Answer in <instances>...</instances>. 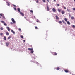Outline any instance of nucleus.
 I'll use <instances>...</instances> for the list:
<instances>
[{
	"instance_id": "obj_1",
	"label": "nucleus",
	"mask_w": 75,
	"mask_h": 75,
	"mask_svg": "<svg viewBox=\"0 0 75 75\" xmlns=\"http://www.w3.org/2000/svg\"><path fill=\"white\" fill-rule=\"evenodd\" d=\"M11 20L13 23H14V24H15V23H16V21H15V20H14V18H12Z\"/></svg>"
},
{
	"instance_id": "obj_2",
	"label": "nucleus",
	"mask_w": 75,
	"mask_h": 75,
	"mask_svg": "<svg viewBox=\"0 0 75 75\" xmlns=\"http://www.w3.org/2000/svg\"><path fill=\"white\" fill-rule=\"evenodd\" d=\"M55 17H56V20H59V17H58V16L56 15L55 16Z\"/></svg>"
},
{
	"instance_id": "obj_3",
	"label": "nucleus",
	"mask_w": 75,
	"mask_h": 75,
	"mask_svg": "<svg viewBox=\"0 0 75 75\" xmlns=\"http://www.w3.org/2000/svg\"><path fill=\"white\" fill-rule=\"evenodd\" d=\"M20 14L22 16H24V14L23 13L20 12Z\"/></svg>"
},
{
	"instance_id": "obj_4",
	"label": "nucleus",
	"mask_w": 75,
	"mask_h": 75,
	"mask_svg": "<svg viewBox=\"0 0 75 75\" xmlns=\"http://www.w3.org/2000/svg\"><path fill=\"white\" fill-rule=\"evenodd\" d=\"M6 28L8 30V31H10V28L8 27H7Z\"/></svg>"
},
{
	"instance_id": "obj_5",
	"label": "nucleus",
	"mask_w": 75,
	"mask_h": 75,
	"mask_svg": "<svg viewBox=\"0 0 75 75\" xmlns=\"http://www.w3.org/2000/svg\"><path fill=\"white\" fill-rule=\"evenodd\" d=\"M52 11L53 12H56V11H57L56 9L54 8L52 9Z\"/></svg>"
},
{
	"instance_id": "obj_6",
	"label": "nucleus",
	"mask_w": 75,
	"mask_h": 75,
	"mask_svg": "<svg viewBox=\"0 0 75 75\" xmlns=\"http://www.w3.org/2000/svg\"><path fill=\"white\" fill-rule=\"evenodd\" d=\"M28 50H29V51H33V48H28Z\"/></svg>"
},
{
	"instance_id": "obj_7",
	"label": "nucleus",
	"mask_w": 75,
	"mask_h": 75,
	"mask_svg": "<svg viewBox=\"0 0 75 75\" xmlns=\"http://www.w3.org/2000/svg\"><path fill=\"white\" fill-rule=\"evenodd\" d=\"M64 72L66 73H67L69 72V70H64Z\"/></svg>"
},
{
	"instance_id": "obj_8",
	"label": "nucleus",
	"mask_w": 75,
	"mask_h": 75,
	"mask_svg": "<svg viewBox=\"0 0 75 75\" xmlns=\"http://www.w3.org/2000/svg\"><path fill=\"white\" fill-rule=\"evenodd\" d=\"M53 55H57V53H56V52H55L53 53Z\"/></svg>"
},
{
	"instance_id": "obj_9",
	"label": "nucleus",
	"mask_w": 75,
	"mask_h": 75,
	"mask_svg": "<svg viewBox=\"0 0 75 75\" xmlns=\"http://www.w3.org/2000/svg\"><path fill=\"white\" fill-rule=\"evenodd\" d=\"M62 14H65V11H62Z\"/></svg>"
},
{
	"instance_id": "obj_10",
	"label": "nucleus",
	"mask_w": 75,
	"mask_h": 75,
	"mask_svg": "<svg viewBox=\"0 0 75 75\" xmlns=\"http://www.w3.org/2000/svg\"><path fill=\"white\" fill-rule=\"evenodd\" d=\"M47 10L48 11H49V10H50V8H49V7L48 6H47Z\"/></svg>"
},
{
	"instance_id": "obj_11",
	"label": "nucleus",
	"mask_w": 75,
	"mask_h": 75,
	"mask_svg": "<svg viewBox=\"0 0 75 75\" xmlns=\"http://www.w3.org/2000/svg\"><path fill=\"white\" fill-rule=\"evenodd\" d=\"M9 45V43H7L6 44V45L7 46V47H8V45Z\"/></svg>"
},
{
	"instance_id": "obj_12",
	"label": "nucleus",
	"mask_w": 75,
	"mask_h": 75,
	"mask_svg": "<svg viewBox=\"0 0 75 75\" xmlns=\"http://www.w3.org/2000/svg\"><path fill=\"white\" fill-rule=\"evenodd\" d=\"M57 10L59 12H61V9H58Z\"/></svg>"
},
{
	"instance_id": "obj_13",
	"label": "nucleus",
	"mask_w": 75,
	"mask_h": 75,
	"mask_svg": "<svg viewBox=\"0 0 75 75\" xmlns=\"http://www.w3.org/2000/svg\"><path fill=\"white\" fill-rule=\"evenodd\" d=\"M4 40H6L7 38H6V36H4Z\"/></svg>"
},
{
	"instance_id": "obj_14",
	"label": "nucleus",
	"mask_w": 75,
	"mask_h": 75,
	"mask_svg": "<svg viewBox=\"0 0 75 75\" xmlns=\"http://www.w3.org/2000/svg\"><path fill=\"white\" fill-rule=\"evenodd\" d=\"M62 22L64 23V24H66V23L65 22V21L64 20H62Z\"/></svg>"
},
{
	"instance_id": "obj_15",
	"label": "nucleus",
	"mask_w": 75,
	"mask_h": 75,
	"mask_svg": "<svg viewBox=\"0 0 75 75\" xmlns=\"http://www.w3.org/2000/svg\"><path fill=\"white\" fill-rule=\"evenodd\" d=\"M59 23L60 24H62V21H59Z\"/></svg>"
},
{
	"instance_id": "obj_16",
	"label": "nucleus",
	"mask_w": 75,
	"mask_h": 75,
	"mask_svg": "<svg viewBox=\"0 0 75 75\" xmlns=\"http://www.w3.org/2000/svg\"><path fill=\"white\" fill-rule=\"evenodd\" d=\"M11 31L12 33H13V34H15V32H14L13 30H11Z\"/></svg>"
},
{
	"instance_id": "obj_17",
	"label": "nucleus",
	"mask_w": 75,
	"mask_h": 75,
	"mask_svg": "<svg viewBox=\"0 0 75 75\" xmlns=\"http://www.w3.org/2000/svg\"><path fill=\"white\" fill-rule=\"evenodd\" d=\"M57 70H59V69H60V68H59V67H57V68H56V69H57Z\"/></svg>"
},
{
	"instance_id": "obj_18",
	"label": "nucleus",
	"mask_w": 75,
	"mask_h": 75,
	"mask_svg": "<svg viewBox=\"0 0 75 75\" xmlns=\"http://www.w3.org/2000/svg\"><path fill=\"white\" fill-rule=\"evenodd\" d=\"M67 23L69 25H70V22H69V21H67Z\"/></svg>"
},
{
	"instance_id": "obj_19",
	"label": "nucleus",
	"mask_w": 75,
	"mask_h": 75,
	"mask_svg": "<svg viewBox=\"0 0 75 75\" xmlns=\"http://www.w3.org/2000/svg\"><path fill=\"white\" fill-rule=\"evenodd\" d=\"M18 11L20 13V9L19 8H18Z\"/></svg>"
},
{
	"instance_id": "obj_20",
	"label": "nucleus",
	"mask_w": 75,
	"mask_h": 75,
	"mask_svg": "<svg viewBox=\"0 0 75 75\" xmlns=\"http://www.w3.org/2000/svg\"><path fill=\"white\" fill-rule=\"evenodd\" d=\"M6 34L7 35H9V33L8 32H7L6 33Z\"/></svg>"
},
{
	"instance_id": "obj_21",
	"label": "nucleus",
	"mask_w": 75,
	"mask_h": 75,
	"mask_svg": "<svg viewBox=\"0 0 75 75\" xmlns=\"http://www.w3.org/2000/svg\"><path fill=\"white\" fill-rule=\"evenodd\" d=\"M1 22L2 23H5V22L3 21H1Z\"/></svg>"
},
{
	"instance_id": "obj_22",
	"label": "nucleus",
	"mask_w": 75,
	"mask_h": 75,
	"mask_svg": "<svg viewBox=\"0 0 75 75\" xmlns=\"http://www.w3.org/2000/svg\"><path fill=\"white\" fill-rule=\"evenodd\" d=\"M7 3L8 4V6H10V4L8 2H7Z\"/></svg>"
},
{
	"instance_id": "obj_23",
	"label": "nucleus",
	"mask_w": 75,
	"mask_h": 75,
	"mask_svg": "<svg viewBox=\"0 0 75 75\" xmlns=\"http://www.w3.org/2000/svg\"><path fill=\"white\" fill-rule=\"evenodd\" d=\"M0 30H3V27H1L0 28Z\"/></svg>"
},
{
	"instance_id": "obj_24",
	"label": "nucleus",
	"mask_w": 75,
	"mask_h": 75,
	"mask_svg": "<svg viewBox=\"0 0 75 75\" xmlns=\"http://www.w3.org/2000/svg\"><path fill=\"white\" fill-rule=\"evenodd\" d=\"M4 25H5V26H7V25L5 23H4Z\"/></svg>"
},
{
	"instance_id": "obj_25",
	"label": "nucleus",
	"mask_w": 75,
	"mask_h": 75,
	"mask_svg": "<svg viewBox=\"0 0 75 75\" xmlns=\"http://www.w3.org/2000/svg\"><path fill=\"white\" fill-rule=\"evenodd\" d=\"M32 51H31V52H30V53L31 54H33V52H34V51L33 50H31Z\"/></svg>"
},
{
	"instance_id": "obj_26",
	"label": "nucleus",
	"mask_w": 75,
	"mask_h": 75,
	"mask_svg": "<svg viewBox=\"0 0 75 75\" xmlns=\"http://www.w3.org/2000/svg\"><path fill=\"white\" fill-rule=\"evenodd\" d=\"M0 16H1V17H3V16H4V14H0Z\"/></svg>"
},
{
	"instance_id": "obj_27",
	"label": "nucleus",
	"mask_w": 75,
	"mask_h": 75,
	"mask_svg": "<svg viewBox=\"0 0 75 75\" xmlns=\"http://www.w3.org/2000/svg\"><path fill=\"white\" fill-rule=\"evenodd\" d=\"M71 18L72 20H74V17H73V16H72L71 17Z\"/></svg>"
},
{
	"instance_id": "obj_28",
	"label": "nucleus",
	"mask_w": 75,
	"mask_h": 75,
	"mask_svg": "<svg viewBox=\"0 0 75 75\" xmlns=\"http://www.w3.org/2000/svg\"><path fill=\"white\" fill-rule=\"evenodd\" d=\"M64 20L65 21H66V22H67V18H64Z\"/></svg>"
},
{
	"instance_id": "obj_29",
	"label": "nucleus",
	"mask_w": 75,
	"mask_h": 75,
	"mask_svg": "<svg viewBox=\"0 0 75 75\" xmlns=\"http://www.w3.org/2000/svg\"><path fill=\"white\" fill-rule=\"evenodd\" d=\"M42 1L44 3H45V1H46L45 0H42Z\"/></svg>"
},
{
	"instance_id": "obj_30",
	"label": "nucleus",
	"mask_w": 75,
	"mask_h": 75,
	"mask_svg": "<svg viewBox=\"0 0 75 75\" xmlns=\"http://www.w3.org/2000/svg\"><path fill=\"white\" fill-rule=\"evenodd\" d=\"M36 64L38 65H38H40V64L38 63V62H36Z\"/></svg>"
},
{
	"instance_id": "obj_31",
	"label": "nucleus",
	"mask_w": 75,
	"mask_h": 75,
	"mask_svg": "<svg viewBox=\"0 0 75 75\" xmlns=\"http://www.w3.org/2000/svg\"><path fill=\"white\" fill-rule=\"evenodd\" d=\"M38 28L37 27V26L35 27V29H38Z\"/></svg>"
},
{
	"instance_id": "obj_32",
	"label": "nucleus",
	"mask_w": 75,
	"mask_h": 75,
	"mask_svg": "<svg viewBox=\"0 0 75 75\" xmlns=\"http://www.w3.org/2000/svg\"><path fill=\"white\" fill-rule=\"evenodd\" d=\"M21 37L22 38H24V37H23V36L21 35Z\"/></svg>"
},
{
	"instance_id": "obj_33",
	"label": "nucleus",
	"mask_w": 75,
	"mask_h": 75,
	"mask_svg": "<svg viewBox=\"0 0 75 75\" xmlns=\"http://www.w3.org/2000/svg\"><path fill=\"white\" fill-rule=\"evenodd\" d=\"M30 12H31V13H33V11L31 10H30Z\"/></svg>"
},
{
	"instance_id": "obj_34",
	"label": "nucleus",
	"mask_w": 75,
	"mask_h": 75,
	"mask_svg": "<svg viewBox=\"0 0 75 75\" xmlns=\"http://www.w3.org/2000/svg\"><path fill=\"white\" fill-rule=\"evenodd\" d=\"M72 27H73V28H75V25H72Z\"/></svg>"
},
{
	"instance_id": "obj_35",
	"label": "nucleus",
	"mask_w": 75,
	"mask_h": 75,
	"mask_svg": "<svg viewBox=\"0 0 75 75\" xmlns=\"http://www.w3.org/2000/svg\"><path fill=\"white\" fill-rule=\"evenodd\" d=\"M67 10L69 12V11H70V10H69V9H67Z\"/></svg>"
},
{
	"instance_id": "obj_36",
	"label": "nucleus",
	"mask_w": 75,
	"mask_h": 75,
	"mask_svg": "<svg viewBox=\"0 0 75 75\" xmlns=\"http://www.w3.org/2000/svg\"><path fill=\"white\" fill-rule=\"evenodd\" d=\"M13 6H14V7H16V6L15 5H13Z\"/></svg>"
},
{
	"instance_id": "obj_37",
	"label": "nucleus",
	"mask_w": 75,
	"mask_h": 75,
	"mask_svg": "<svg viewBox=\"0 0 75 75\" xmlns=\"http://www.w3.org/2000/svg\"><path fill=\"white\" fill-rule=\"evenodd\" d=\"M72 9H73V10H75V8H72Z\"/></svg>"
},
{
	"instance_id": "obj_38",
	"label": "nucleus",
	"mask_w": 75,
	"mask_h": 75,
	"mask_svg": "<svg viewBox=\"0 0 75 75\" xmlns=\"http://www.w3.org/2000/svg\"><path fill=\"white\" fill-rule=\"evenodd\" d=\"M14 9L15 10H16V8H14Z\"/></svg>"
},
{
	"instance_id": "obj_39",
	"label": "nucleus",
	"mask_w": 75,
	"mask_h": 75,
	"mask_svg": "<svg viewBox=\"0 0 75 75\" xmlns=\"http://www.w3.org/2000/svg\"><path fill=\"white\" fill-rule=\"evenodd\" d=\"M10 38H11V36H9L8 37V39H10Z\"/></svg>"
},
{
	"instance_id": "obj_40",
	"label": "nucleus",
	"mask_w": 75,
	"mask_h": 75,
	"mask_svg": "<svg viewBox=\"0 0 75 75\" xmlns=\"http://www.w3.org/2000/svg\"><path fill=\"white\" fill-rule=\"evenodd\" d=\"M18 30H19V31H21V29L20 28H19L18 29Z\"/></svg>"
},
{
	"instance_id": "obj_41",
	"label": "nucleus",
	"mask_w": 75,
	"mask_h": 75,
	"mask_svg": "<svg viewBox=\"0 0 75 75\" xmlns=\"http://www.w3.org/2000/svg\"><path fill=\"white\" fill-rule=\"evenodd\" d=\"M36 2L37 3H38V1H36Z\"/></svg>"
},
{
	"instance_id": "obj_42",
	"label": "nucleus",
	"mask_w": 75,
	"mask_h": 75,
	"mask_svg": "<svg viewBox=\"0 0 75 75\" xmlns=\"http://www.w3.org/2000/svg\"><path fill=\"white\" fill-rule=\"evenodd\" d=\"M69 17H71V14L69 13Z\"/></svg>"
},
{
	"instance_id": "obj_43",
	"label": "nucleus",
	"mask_w": 75,
	"mask_h": 75,
	"mask_svg": "<svg viewBox=\"0 0 75 75\" xmlns=\"http://www.w3.org/2000/svg\"><path fill=\"white\" fill-rule=\"evenodd\" d=\"M2 17H3V18H5V17H4V15H3V16Z\"/></svg>"
},
{
	"instance_id": "obj_44",
	"label": "nucleus",
	"mask_w": 75,
	"mask_h": 75,
	"mask_svg": "<svg viewBox=\"0 0 75 75\" xmlns=\"http://www.w3.org/2000/svg\"><path fill=\"white\" fill-rule=\"evenodd\" d=\"M10 24H13V23L12 22H11Z\"/></svg>"
},
{
	"instance_id": "obj_45",
	"label": "nucleus",
	"mask_w": 75,
	"mask_h": 75,
	"mask_svg": "<svg viewBox=\"0 0 75 75\" xmlns=\"http://www.w3.org/2000/svg\"><path fill=\"white\" fill-rule=\"evenodd\" d=\"M0 35H3V33H1Z\"/></svg>"
},
{
	"instance_id": "obj_46",
	"label": "nucleus",
	"mask_w": 75,
	"mask_h": 75,
	"mask_svg": "<svg viewBox=\"0 0 75 75\" xmlns=\"http://www.w3.org/2000/svg\"><path fill=\"white\" fill-rule=\"evenodd\" d=\"M64 9H65V10H66V9H67V8H66V7H64Z\"/></svg>"
},
{
	"instance_id": "obj_47",
	"label": "nucleus",
	"mask_w": 75,
	"mask_h": 75,
	"mask_svg": "<svg viewBox=\"0 0 75 75\" xmlns=\"http://www.w3.org/2000/svg\"><path fill=\"white\" fill-rule=\"evenodd\" d=\"M57 6H59V4H57Z\"/></svg>"
},
{
	"instance_id": "obj_48",
	"label": "nucleus",
	"mask_w": 75,
	"mask_h": 75,
	"mask_svg": "<svg viewBox=\"0 0 75 75\" xmlns=\"http://www.w3.org/2000/svg\"><path fill=\"white\" fill-rule=\"evenodd\" d=\"M23 41H24V42H25V40H23Z\"/></svg>"
},
{
	"instance_id": "obj_49",
	"label": "nucleus",
	"mask_w": 75,
	"mask_h": 75,
	"mask_svg": "<svg viewBox=\"0 0 75 75\" xmlns=\"http://www.w3.org/2000/svg\"><path fill=\"white\" fill-rule=\"evenodd\" d=\"M36 22H37V23H38V22H39V21H36Z\"/></svg>"
},
{
	"instance_id": "obj_50",
	"label": "nucleus",
	"mask_w": 75,
	"mask_h": 75,
	"mask_svg": "<svg viewBox=\"0 0 75 75\" xmlns=\"http://www.w3.org/2000/svg\"><path fill=\"white\" fill-rule=\"evenodd\" d=\"M54 2H55V1H56V0H54Z\"/></svg>"
},
{
	"instance_id": "obj_51",
	"label": "nucleus",
	"mask_w": 75,
	"mask_h": 75,
	"mask_svg": "<svg viewBox=\"0 0 75 75\" xmlns=\"http://www.w3.org/2000/svg\"><path fill=\"white\" fill-rule=\"evenodd\" d=\"M47 1L48 2H49V0H47Z\"/></svg>"
},
{
	"instance_id": "obj_52",
	"label": "nucleus",
	"mask_w": 75,
	"mask_h": 75,
	"mask_svg": "<svg viewBox=\"0 0 75 75\" xmlns=\"http://www.w3.org/2000/svg\"><path fill=\"white\" fill-rule=\"evenodd\" d=\"M24 18H26V17H24Z\"/></svg>"
},
{
	"instance_id": "obj_53",
	"label": "nucleus",
	"mask_w": 75,
	"mask_h": 75,
	"mask_svg": "<svg viewBox=\"0 0 75 75\" xmlns=\"http://www.w3.org/2000/svg\"><path fill=\"white\" fill-rule=\"evenodd\" d=\"M35 59V58H34Z\"/></svg>"
},
{
	"instance_id": "obj_54",
	"label": "nucleus",
	"mask_w": 75,
	"mask_h": 75,
	"mask_svg": "<svg viewBox=\"0 0 75 75\" xmlns=\"http://www.w3.org/2000/svg\"><path fill=\"white\" fill-rule=\"evenodd\" d=\"M37 1H38V0H36Z\"/></svg>"
},
{
	"instance_id": "obj_55",
	"label": "nucleus",
	"mask_w": 75,
	"mask_h": 75,
	"mask_svg": "<svg viewBox=\"0 0 75 75\" xmlns=\"http://www.w3.org/2000/svg\"><path fill=\"white\" fill-rule=\"evenodd\" d=\"M1 18V17H0V18Z\"/></svg>"
}]
</instances>
